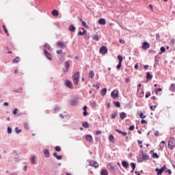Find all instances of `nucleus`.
I'll return each mask as SVG.
<instances>
[{
  "mask_svg": "<svg viewBox=\"0 0 175 175\" xmlns=\"http://www.w3.org/2000/svg\"><path fill=\"white\" fill-rule=\"evenodd\" d=\"M72 79L74 83V85H77L80 80V72H75V74L72 75Z\"/></svg>",
  "mask_w": 175,
  "mask_h": 175,
  "instance_id": "1",
  "label": "nucleus"
},
{
  "mask_svg": "<svg viewBox=\"0 0 175 175\" xmlns=\"http://www.w3.org/2000/svg\"><path fill=\"white\" fill-rule=\"evenodd\" d=\"M142 154V158L137 157V162L139 163H142V162H144V161H148L150 159V156L148 154H146L143 150L141 151Z\"/></svg>",
  "mask_w": 175,
  "mask_h": 175,
  "instance_id": "2",
  "label": "nucleus"
},
{
  "mask_svg": "<svg viewBox=\"0 0 175 175\" xmlns=\"http://www.w3.org/2000/svg\"><path fill=\"white\" fill-rule=\"evenodd\" d=\"M79 29H82L83 31H78V33H77V36H84V39H85V40H87V39H88V36H86L87 35V30L84 28V27H79Z\"/></svg>",
  "mask_w": 175,
  "mask_h": 175,
  "instance_id": "3",
  "label": "nucleus"
},
{
  "mask_svg": "<svg viewBox=\"0 0 175 175\" xmlns=\"http://www.w3.org/2000/svg\"><path fill=\"white\" fill-rule=\"evenodd\" d=\"M107 168L113 174H116V171L118 170V167L117 165L113 166L111 164L109 163L107 165Z\"/></svg>",
  "mask_w": 175,
  "mask_h": 175,
  "instance_id": "4",
  "label": "nucleus"
},
{
  "mask_svg": "<svg viewBox=\"0 0 175 175\" xmlns=\"http://www.w3.org/2000/svg\"><path fill=\"white\" fill-rule=\"evenodd\" d=\"M44 54L47 59H49V61H53V55L47 51V49H44Z\"/></svg>",
  "mask_w": 175,
  "mask_h": 175,
  "instance_id": "5",
  "label": "nucleus"
},
{
  "mask_svg": "<svg viewBox=\"0 0 175 175\" xmlns=\"http://www.w3.org/2000/svg\"><path fill=\"white\" fill-rule=\"evenodd\" d=\"M64 85L67 88H70V90L73 88V83H72V81H69V79H66V81H64Z\"/></svg>",
  "mask_w": 175,
  "mask_h": 175,
  "instance_id": "6",
  "label": "nucleus"
},
{
  "mask_svg": "<svg viewBox=\"0 0 175 175\" xmlns=\"http://www.w3.org/2000/svg\"><path fill=\"white\" fill-rule=\"evenodd\" d=\"M64 66L65 68L63 69L64 73H67V72H69V68H70V64L68 61L64 62Z\"/></svg>",
  "mask_w": 175,
  "mask_h": 175,
  "instance_id": "7",
  "label": "nucleus"
},
{
  "mask_svg": "<svg viewBox=\"0 0 175 175\" xmlns=\"http://www.w3.org/2000/svg\"><path fill=\"white\" fill-rule=\"evenodd\" d=\"M89 166H92V167H95V169H98L99 167V163L95 161H89Z\"/></svg>",
  "mask_w": 175,
  "mask_h": 175,
  "instance_id": "8",
  "label": "nucleus"
},
{
  "mask_svg": "<svg viewBox=\"0 0 175 175\" xmlns=\"http://www.w3.org/2000/svg\"><path fill=\"white\" fill-rule=\"evenodd\" d=\"M100 54H107V51H109V50L107 49V46H102L100 48Z\"/></svg>",
  "mask_w": 175,
  "mask_h": 175,
  "instance_id": "9",
  "label": "nucleus"
},
{
  "mask_svg": "<svg viewBox=\"0 0 175 175\" xmlns=\"http://www.w3.org/2000/svg\"><path fill=\"white\" fill-rule=\"evenodd\" d=\"M111 96L113 98V99H117L118 98V90H114L111 93Z\"/></svg>",
  "mask_w": 175,
  "mask_h": 175,
  "instance_id": "10",
  "label": "nucleus"
},
{
  "mask_svg": "<svg viewBox=\"0 0 175 175\" xmlns=\"http://www.w3.org/2000/svg\"><path fill=\"white\" fill-rule=\"evenodd\" d=\"M150 154H151L152 158H154L155 159H158L159 158V155L158 153L154 152V150H150Z\"/></svg>",
  "mask_w": 175,
  "mask_h": 175,
  "instance_id": "11",
  "label": "nucleus"
},
{
  "mask_svg": "<svg viewBox=\"0 0 175 175\" xmlns=\"http://www.w3.org/2000/svg\"><path fill=\"white\" fill-rule=\"evenodd\" d=\"M142 47L143 50H147L148 49H150V43L145 41L142 43Z\"/></svg>",
  "mask_w": 175,
  "mask_h": 175,
  "instance_id": "12",
  "label": "nucleus"
},
{
  "mask_svg": "<svg viewBox=\"0 0 175 175\" xmlns=\"http://www.w3.org/2000/svg\"><path fill=\"white\" fill-rule=\"evenodd\" d=\"M79 103V98L76 97L71 100L70 106H76Z\"/></svg>",
  "mask_w": 175,
  "mask_h": 175,
  "instance_id": "13",
  "label": "nucleus"
},
{
  "mask_svg": "<svg viewBox=\"0 0 175 175\" xmlns=\"http://www.w3.org/2000/svg\"><path fill=\"white\" fill-rule=\"evenodd\" d=\"M68 30L69 31V32L75 33L76 32V27L75 26V25H70L68 26Z\"/></svg>",
  "mask_w": 175,
  "mask_h": 175,
  "instance_id": "14",
  "label": "nucleus"
},
{
  "mask_svg": "<svg viewBox=\"0 0 175 175\" xmlns=\"http://www.w3.org/2000/svg\"><path fill=\"white\" fill-rule=\"evenodd\" d=\"M122 165L124 169H128L129 167V163L125 160L122 161Z\"/></svg>",
  "mask_w": 175,
  "mask_h": 175,
  "instance_id": "15",
  "label": "nucleus"
},
{
  "mask_svg": "<svg viewBox=\"0 0 175 175\" xmlns=\"http://www.w3.org/2000/svg\"><path fill=\"white\" fill-rule=\"evenodd\" d=\"M43 152L45 158H50V150H49V149H44Z\"/></svg>",
  "mask_w": 175,
  "mask_h": 175,
  "instance_id": "16",
  "label": "nucleus"
},
{
  "mask_svg": "<svg viewBox=\"0 0 175 175\" xmlns=\"http://www.w3.org/2000/svg\"><path fill=\"white\" fill-rule=\"evenodd\" d=\"M98 23L100 24V25H106V19L100 18L98 19Z\"/></svg>",
  "mask_w": 175,
  "mask_h": 175,
  "instance_id": "17",
  "label": "nucleus"
},
{
  "mask_svg": "<svg viewBox=\"0 0 175 175\" xmlns=\"http://www.w3.org/2000/svg\"><path fill=\"white\" fill-rule=\"evenodd\" d=\"M146 80L148 81H151V80H152V75H151L150 72H146Z\"/></svg>",
  "mask_w": 175,
  "mask_h": 175,
  "instance_id": "18",
  "label": "nucleus"
},
{
  "mask_svg": "<svg viewBox=\"0 0 175 175\" xmlns=\"http://www.w3.org/2000/svg\"><path fill=\"white\" fill-rule=\"evenodd\" d=\"M51 14L52 16H53V17H58V16L59 15V12L57 10H53L51 12Z\"/></svg>",
  "mask_w": 175,
  "mask_h": 175,
  "instance_id": "19",
  "label": "nucleus"
},
{
  "mask_svg": "<svg viewBox=\"0 0 175 175\" xmlns=\"http://www.w3.org/2000/svg\"><path fill=\"white\" fill-rule=\"evenodd\" d=\"M56 44L57 47H60V49H64V47H65V44L62 41H57Z\"/></svg>",
  "mask_w": 175,
  "mask_h": 175,
  "instance_id": "20",
  "label": "nucleus"
},
{
  "mask_svg": "<svg viewBox=\"0 0 175 175\" xmlns=\"http://www.w3.org/2000/svg\"><path fill=\"white\" fill-rule=\"evenodd\" d=\"M109 140L110 143H112L113 144H114V143H116V139H114V135H113L112 134L109 135Z\"/></svg>",
  "mask_w": 175,
  "mask_h": 175,
  "instance_id": "21",
  "label": "nucleus"
},
{
  "mask_svg": "<svg viewBox=\"0 0 175 175\" xmlns=\"http://www.w3.org/2000/svg\"><path fill=\"white\" fill-rule=\"evenodd\" d=\"M115 131L116 132H118V133H120V135H122L123 136H126V135H128V133L122 131L118 129H116Z\"/></svg>",
  "mask_w": 175,
  "mask_h": 175,
  "instance_id": "22",
  "label": "nucleus"
},
{
  "mask_svg": "<svg viewBox=\"0 0 175 175\" xmlns=\"http://www.w3.org/2000/svg\"><path fill=\"white\" fill-rule=\"evenodd\" d=\"M36 156L32 155L31 157L30 158V162L32 165H35L36 163Z\"/></svg>",
  "mask_w": 175,
  "mask_h": 175,
  "instance_id": "23",
  "label": "nucleus"
},
{
  "mask_svg": "<svg viewBox=\"0 0 175 175\" xmlns=\"http://www.w3.org/2000/svg\"><path fill=\"white\" fill-rule=\"evenodd\" d=\"M106 94H107V88H104L100 90V94L102 96H106Z\"/></svg>",
  "mask_w": 175,
  "mask_h": 175,
  "instance_id": "24",
  "label": "nucleus"
},
{
  "mask_svg": "<svg viewBox=\"0 0 175 175\" xmlns=\"http://www.w3.org/2000/svg\"><path fill=\"white\" fill-rule=\"evenodd\" d=\"M175 146L173 144V142L172 140H170L168 142V148H170V150H173V148H174Z\"/></svg>",
  "mask_w": 175,
  "mask_h": 175,
  "instance_id": "25",
  "label": "nucleus"
},
{
  "mask_svg": "<svg viewBox=\"0 0 175 175\" xmlns=\"http://www.w3.org/2000/svg\"><path fill=\"white\" fill-rule=\"evenodd\" d=\"M100 175H109V172L106 169H102L100 172Z\"/></svg>",
  "mask_w": 175,
  "mask_h": 175,
  "instance_id": "26",
  "label": "nucleus"
},
{
  "mask_svg": "<svg viewBox=\"0 0 175 175\" xmlns=\"http://www.w3.org/2000/svg\"><path fill=\"white\" fill-rule=\"evenodd\" d=\"M89 79H94L95 77V72H94V70H90L88 74Z\"/></svg>",
  "mask_w": 175,
  "mask_h": 175,
  "instance_id": "27",
  "label": "nucleus"
},
{
  "mask_svg": "<svg viewBox=\"0 0 175 175\" xmlns=\"http://www.w3.org/2000/svg\"><path fill=\"white\" fill-rule=\"evenodd\" d=\"M120 117L121 120H125V118H126V113L125 112H121L120 113Z\"/></svg>",
  "mask_w": 175,
  "mask_h": 175,
  "instance_id": "28",
  "label": "nucleus"
},
{
  "mask_svg": "<svg viewBox=\"0 0 175 175\" xmlns=\"http://www.w3.org/2000/svg\"><path fill=\"white\" fill-rule=\"evenodd\" d=\"M20 62V57L16 56L14 59L12 60L13 64H18Z\"/></svg>",
  "mask_w": 175,
  "mask_h": 175,
  "instance_id": "29",
  "label": "nucleus"
},
{
  "mask_svg": "<svg viewBox=\"0 0 175 175\" xmlns=\"http://www.w3.org/2000/svg\"><path fill=\"white\" fill-rule=\"evenodd\" d=\"M155 172H157V175H162V173H163V171L161 168H156Z\"/></svg>",
  "mask_w": 175,
  "mask_h": 175,
  "instance_id": "30",
  "label": "nucleus"
},
{
  "mask_svg": "<svg viewBox=\"0 0 175 175\" xmlns=\"http://www.w3.org/2000/svg\"><path fill=\"white\" fill-rule=\"evenodd\" d=\"M117 117H118V112H117V111L114 112L113 111V113L111 114V119L115 120V118H117Z\"/></svg>",
  "mask_w": 175,
  "mask_h": 175,
  "instance_id": "31",
  "label": "nucleus"
},
{
  "mask_svg": "<svg viewBox=\"0 0 175 175\" xmlns=\"http://www.w3.org/2000/svg\"><path fill=\"white\" fill-rule=\"evenodd\" d=\"M93 39H94V40H96V42H99V40H100L99 35L94 34L93 36Z\"/></svg>",
  "mask_w": 175,
  "mask_h": 175,
  "instance_id": "32",
  "label": "nucleus"
},
{
  "mask_svg": "<svg viewBox=\"0 0 175 175\" xmlns=\"http://www.w3.org/2000/svg\"><path fill=\"white\" fill-rule=\"evenodd\" d=\"M55 150L57 152H61V151H62V148H61V146H56L55 147Z\"/></svg>",
  "mask_w": 175,
  "mask_h": 175,
  "instance_id": "33",
  "label": "nucleus"
},
{
  "mask_svg": "<svg viewBox=\"0 0 175 175\" xmlns=\"http://www.w3.org/2000/svg\"><path fill=\"white\" fill-rule=\"evenodd\" d=\"M113 105L116 107H121V103L120 101H113Z\"/></svg>",
  "mask_w": 175,
  "mask_h": 175,
  "instance_id": "34",
  "label": "nucleus"
},
{
  "mask_svg": "<svg viewBox=\"0 0 175 175\" xmlns=\"http://www.w3.org/2000/svg\"><path fill=\"white\" fill-rule=\"evenodd\" d=\"M14 132L16 133V135H18V133H21V132H23V130L18 129V127H16Z\"/></svg>",
  "mask_w": 175,
  "mask_h": 175,
  "instance_id": "35",
  "label": "nucleus"
},
{
  "mask_svg": "<svg viewBox=\"0 0 175 175\" xmlns=\"http://www.w3.org/2000/svg\"><path fill=\"white\" fill-rule=\"evenodd\" d=\"M170 90L172 92H175V84H174V83H172V84L170 85Z\"/></svg>",
  "mask_w": 175,
  "mask_h": 175,
  "instance_id": "36",
  "label": "nucleus"
},
{
  "mask_svg": "<svg viewBox=\"0 0 175 175\" xmlns=\"http://www.w3.org/2000/svg\"><path fill=\"white\" fill-rule=\"evenodd\" d=\"M7 132H8V135H11V133H13V129H12L11 126H8Z\"/></svg>",
  "mask_w": 175,
  "mask_h": 175,
  "instance_id": "37",
  "label": "nucleus"
},
{
  "mask_svg": "<svg viewBox=\"0 0 175 175\" xmlns=\"http://www.w3.org/2000/svg\"><path fill=\"white\" fill-rule=\"evenodd\" d=\"M44 47L45 50H46V49L47 50H51V46L50 44H49L48 43H45V44H44Z\"/></svg>",
  "mask_w": 175,
  "mask_h": 175,
  "instance_id": "38",
  "label": "nucleus"
},
{
  "mask_svg": "<svg viewBox=\"0 0 175 175\" xmlns=\"http://www.w3.org/2000/svg\"><path fill=\"white\" fill-rule=\"evenodd\" d=\"M15 162H16L17 163H18V162H20V159H18V153H16L14 158Z\"/></svg>",
  "mask_w": 175,
  "mask_h": 175,
  "instance_id": "39",
  "label": "nucleus"
},
{
  "mask_svg": "<svg viewBox=\"0 0 175 175\" xmlns=\"http://www.w3.org/2000/svg\"><path fill=\"white\" fill-rule=\"evenodd\" d=\"M14 92H16L18 94H21V92H23V88H20L18 89L14 90H13Z\"/></svg>",
  "mask_w": 175,
  "mask_h": 175,
  "instance_id": "40",
  "label": "nucleus"
},
{
  "mask_svg": "<svg viewBox=\"0 0 175 175\" xmlns=\"http://www.w3.org/2000/svg\"><path fill=\"white\" fill-rule=\"evenodd\" d=\"M88 142L89 143H92L94 142V138H92V135H88Z\"/></svg>",
  "mask_w": 175,
  "mask_h": 175,
  "instance_id": "41",
  "label": "nucleus"
},
{
  "mask_svg": "<svg viewBox=\"0 0 175 175\" xmlns=\"http://www.w3.org/2000/svg\"><path fill=\"white\" fill-rule=\"evenodd\" d=\"M160 51L161 53H159V54H163V53L166 51V48H165V46H161L160 48Z\"/></svg>",
  "mask_w": 175,
  "mask_h": 175,
  "instance_id": "42",
  "label": "nucleus"
},
{
  "mask_svg": "<svg viewBox=\"0 0 175 175\" xmlns=\"http://www.w3.org/2000/svg\"><path fill=\"white\" fill-rule=\"evenodd\" d=\"M139 116L140 118H142V120H144V118L147 117L146 116H144L142 111L140 112V113L139 114Z\"/></svg>",
  "mask_w": 175,
  "mask_h": 175,
  "instance_id": "43",
  "label": "nucleus"
},
{
  "mask_svg": "<svg viewBox=\"0 0 175 175\" xmlns=\"http://www.w3.org/2000/svg\"><path fill=\"white\" fill-rule=\"evenodd\" d=\"M130 165H131L132 170H135L136 169V163H131Z\"/></svg>",
  "mask_w": 175,
  "mask_h": 175,
  "instance_id": "44",
  "label": "nucleus"
},
{
  "mask_svg": "<svg viewBox=\"0 0 175 175\" xmlns=\"http://www.w3.org/2000/svg\"><path fill=\"white\" fill-rule=\"evenodd\" d=\"M118 59L119 60V62H122V61H124V57H122V55H118Z\"/></svg>",
  "mask_w": 175,
  "mask_h": 175,
  "instance_id": "45",
  "label": "nucleus"
},
{
  "mask_svg": "<svg viewBox=\"0 0 175 175\" xmlns=\"http://www.w3.org/2000/svg\"><path fill=\"white\" fill-rule=\"evenodd\" d=\"M24 128H25V129H26V131H29V126L28 123H27V122L24 123Z\"/></svg>",
  "mask_w": 175,
  "mask_h": 175,
  "instance_id": "46",
  "label": "nucleus"
},
{
  "mask_svg": "<svg viewBox=\"0 0 175 175\" xmlns=\"http://www.w3.org/2000/svg\"><path fill=\"white\" fill-rule=\"evenodd\" d=\"M82 126L83 128H88V122H84L82 123Z\"/></svg>",
  "mask_w": 175,
  "mask_h": 175,
  "instance_id": "47",
  "label": "nucleus"
},
{
  "mask_svg": "<svg viewBox=\"0 0 175 175\" xmlns=\"http://www.w3.org/2000/svg\"><path fill=\"white\" fill-rule=\"evenodd\" d=\"M121 66H122V62H119L118 65L116 66L117 69L120 70L121 69Z\"/></svg>",
  "mask_w": 175,
  "mask_h": 175,
  "instance_id": "48",
  "label": "nucleus"
},
{
  "mask_svg": "<svg viewBox=\"0 0 175 175\" xmlns=\"http://www.w3.org/2000/svg\"><path fill=\"white\" fill-rule=\"evenodd\" d=\"M61 107H59L58 105H55L54 111H59Z\"/></svg>",
  "mask_w": 175,
  "mask_h": 175,
  "instance_id": "49",
  "label": "nucleus"
},
{
  "mask_svg": "<svg viewBox=\"0 0 175 175\" xmlns=\"http://www.w3.org/2000/svg\"><path fill=\"white\" fill-rule=\"evenodd\" d=\"M82 25L83 27H85V28H88V25H87V23L84 21H82Z\"/></svg>",
  "mask_w": 175,
  "mask_h": 175,
  "instance_id": "50",
  "label": "nucleus"
},
{
  "mask_svg": "<svg viewBox=\"0 0 175 175\" xmlns=\"http://www.w3.org/2000/svg\"><path fill=\"white\" fill-rule=\"evenodd\" d=\"M90 105L92 107H95V106H96V103L95 101H90Z\"/></svg>",
  "mask_w": 175,
  "mask_h": 175,
  "instance_id": "51",
  "label": "nucleus"
},
{
  "mask_svg": "<svg viewBox=\"0 0 175 175\" xmlns=\"http://www.w3.org/2000/svg\"><path fill=\"white\" fill-rule=\"evenodd\" d=\"M150 96H151V92H148L146 93L145 98H150Z\"/></svg>",
  "mask_w": 175,
  "mask_h": 175,
  "instance_id": "52",
  "label": "nucleus"
},
{
  "mask_svg": "<svg viewBox=\"0 0 175 175\" xmlns=\"http://www.w3.org/2000/svg\"><path fill=\"white\" fill-rule=\"evenodd\" d=\"M18 111V109L15 108V109L13 110V111H12V114H13L14 116H16V114H17Z\"/></svg>",
  "mask_w": 175,
  "mask_h": 175,
  "instance_id": "53",
  "label": "nucleus"
},
{
  "mask_svg": "<svg viewBox=\"0 0 175 175\" xmlns=\"http://www.w3.org/2000/svg\"><path fill=\"white\" fill-rule=\"evenodd\" d=\"M2 27H3V29L4 32H5H5L8 33V28H6V26L5 25H3Z\"/></svg>",
  "mask_w": 175,
  "mask_h": 175,
  "instance_id": "54",
  "label": "nucleus"
},
{
  "mask_svg": "<svg viewBox=\"0 0 175 175\" xmlns=\"http://www.w3.org/2000/svg\"><path fill=\"white\" fill-rule=\"evenodd\" d=\"M134 129H135V125L133 124L130 126V127L129 128V131H134Z\"/></svg>",
  "mask_w": 175,
  "mask_h": 175,
  "instance_id": "55",
  "label": "nucleus"
},
{
  "mask_svg": "<svg viewBox=\"0 0 175 175\" xmlns=\"http://www.w3.org/2000/svg\"><path fill=\"white\" fill-rule=\"evenodd\" d=\"M83 116L84 117H87V116H88V111H83Z\"/></svg>",
  "mask_w": 175,
  "mask_h": 175,
  "instance_id": "56",
  "label": "nucleus"
},
{
  "mask_svg": "<svg viewBox=\"0 0 175 175\" xmlns=\"http://www.w3.org/2000/svg\"><path fill=\"white\" fill-rule=\"evenodd\" d=\"M166 165H163L161 168H160V170H161L163 172H166Z\"/></svg>",
  "mask_w": 175,
  "mask_h": 175,
  "instance_id": "57",
  "label": "nucleus"
},
{
  "mask_svg": "<svg viewBox=\"0 0 175 175\" xmlns=\"http://www.w3.org/2000/svg\"><path fill=\"white\" fill-rule=\"evenodd\" d=\"M56 159H57V161H61V159H62V155H57Z\"/></svg>",
  "mask_w": 175,
  "mask_h": 175,
  "instance_id": "58",
  "label": "nucleus"
},
{
  "mask_svg": "<svg viewBox=\"0 0 175 175\" xmlns=\"http://www.w3.org/2000/svg\"><path fill=\"white\" fill-rule=\"evenodd\" d=\"M141 124H148L147 120H146L144 119H142Z\"/></svg>",
  "mask_w": 175,
  "mask_h": 175,
  "instance_id": "59",
  "label": "nucleus"
},
{
  "mask_svg": "<svg viewBox=\"0 0 175 175\" xmlns=\"http://www.w3.org/2000/svg\"><path fill=\"white\" fill-rule=\"evenodd\" d=\"M165 172L168 173V174H172V170H170V169L165 170Z\"/></svg>",
  "mask_w": 175,
  "mask_h": 175,
  "instance_id": "60",
  "label": "nucleus"
},
{
  "mask_svg": "<svg viewBox=\"0 0 175 175\" xmlns=\"http://www.w3.org/2000/svg\"><path fill=\"white\" fill-rule=\"evenodd\" d=\"M53 156L54 157V158H56L57 157H58V153H57V152H55L53 153Z\"/></svg>",
  "mask_w": 175,
  "mask_h": 175,
  "instance_id": "61",
  "label": "nucleus"
},
{
  "mask_svg": "<svg viewBox=\"0 0 175 175\" xmlns=\"http://www.w3.org/2000/svg\"><path fill=\"white\" fill-rule=\"evenodd\" d=\"M154 135L157 136V137L159 136V131H156L154 132Z\"/></svg>",
  "mask_w": 175,
  "mask_h": 175,
  "instance_id": "62",
  "label": "nucleus"
},
{
  "mask_svg": "<svg viewBox=\"0 0 175 175\" xmlns=\"http://www.w3.org/2000/svg\"><path fill=\"white\" fill-rule=\"evenodd\" d=\"M57 54H62V50L59 49L56 51Z\"/></svg>",
  "mask_w": 175,
  "mask_h": 175,
  "instance_id": "63",
  "label": "nucleus"
},
{
  "mask_svg": "<svg viewBox=\"0 0 175 175\" xmlns=\"http://www.w3.org/2000/svg\"><path fill=\"white\" fill-rule=\"evenodd\" d=\"M129 81H131V79L129 78H126L125 79V83H129Z\"/></svg>",
  "mask_w": 175,
  "mask_h": 175,
  "instance_id": "64",
  "label": "nucleus"
}]
</instances>
